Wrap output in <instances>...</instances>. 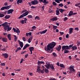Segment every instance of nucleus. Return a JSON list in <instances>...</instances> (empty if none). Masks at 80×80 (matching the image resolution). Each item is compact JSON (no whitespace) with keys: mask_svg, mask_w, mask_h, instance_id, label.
<instances>
[{"mask_svg":"<svg viewBox=\"0 0 80 80\" xmlns=\"http://www.w3.org/2000/svg\"><path fill=\"white\" fill-rule=\"evenodd\" d=\"M50 10L49 11V13H52L54 11L53 10H52L51 9H50Z\"/></svg>","mask_w":80,"mask_h":80,"instance_id":"obj_56","label":"nucleus"},{"mask_svg":"<svg viewBox=\"0 0 80 80\" xmlns=\"http://www.w3.org/2000/svg\"><path fill=\"white\" fill-rule=\"evenodd\" d=\"M74 30H77V31H79V29L78 28H75V29H74Z\"/></svg>","mask_w":80,"mask_h":80,"instance_id":"obj_61","label":"nucleus"},{"mask_svg":"<svg viewBox=\"0 0 80 80\" xmlns=\"http://www.w3.org/2000/svg\"><path fill=\"white\" fill-rule=\"evenodd\" d=\"M58 5L59 7H63V3H61L59 4Z\"/></svg>","mask_w":80,"mask_h":80,"instance_id":"obj_35","label":"nucleus"},{"mask_svg":"<svg viewBox=\"0 0 80 80\" xmlns=\"http://www.w3.org/2000/svg\"><path fill=\"white\" fill-rule=\"evenodd\" d=\"M45 66V67H46V68H47L48 69H49V68H51V69H55L54 67L53 66V65L52 64H48V65H46Z\"/></svg>","mask_w":80,"mask_h":80,"instance_id":"obj_5","label":"nucleus"},{"mask_svg":"<svg viewBox=\"0 0 80 80\" xmlns=\"http://www.w3.org/2000/svg\"><path fill=\"white\" fill-rule=\"evenodd\" d=\"M24 20V23H26L27 21H28V20L26 18H24V20Z\"/></svg>","mask_w":80,"mask_h":80,"instance_id":"obj_40","label":"nucleus"},{"mask_svg":"<svg viewBox=\"0 0 80 80\" xmlns=\"http://www.w3.org/2000/svg\"><path fill=\"white\" fill-rule=\"evenodd\" d=\"M69 34H67V35L66 36V38H69Z\"/></svg>","mask_w":80,"mask_h":80,"instance_id":"obj_58","label":"nucleus"},{"mask_svg":"<svg viewBox=\"0 0 80 80\" xmlns=\"http://www.w3.org/2000/svg\"><path fill=\"white\" fill-rule=\"evenodd\" d=\"M13 9H10L8 11L7 14H10L12 13V12L14 11Z\"/></svg>","mask_w":80,"mask_h":80,"instance_id":"obj_11","label":"nucleus"},{"mask_svg":"<svg viewBox=\"0 0 80 80\" xmlns=\"http://www.w3.org/2000/svg\"><path fill=\"white\" fill-rule=\"evenodd\" d=\"M76 60L77 61H80V58H76Z\"/></svg>","mask_w":80,"mask_h":80,"instance_id":"obj_64","label":"nucleus"},{"mask_svg":"<svg viewBox=\"0 0 80 80\" xmlns=\"http://www.w3.org/2000/svg\"><path fill=\"white\" fill-rule=\"evenodd\" d=\"M62 48V47L61 45H59L58 48H56V49L58 50V52H59L60 50Z\"/></svg>","mask_w":80,"mask_h":80,"instance_id":"obj_19","label":"nucleus"},{"mask_svg":"<svg viewBox=\"0 0 80 80\" xmlns=\"http://www.w3.org/2000/svg\"><path fill=\"white\" fill-rule=\"evenodd\" d=\"M22 40L24 41H26V39L25 38V37H24L23 38H22Z\"/></svg>","mask_w":80,"mask_h":80,"instance_id":"obj_57","label":"nucleus"},{"mask_svg":"<svg viewBox=\"0 0 80 80\" xmlns=\"http://www.w3.org/2000/svg\"><path fill=\"white\" fill-rule=\"evenodd\" d=\"M19 44H20V47L21 48H23V42L19 41Z\"/></svg>","mask_w":80,"mask_h":80,"instance_id":"obj_18","label":"nucleus"},{"mask_svg":"<svg viewBox=\"0 0 80 80\" xmlns=\"http://www.w3.org/2000/svg\"><path fill=\"white\" fill-rule=\"evenodd\" d=\"M1 66H4L5 65V63H1Z\"/></svg>","mask_w":80,"mask_h":80,"instance_id":"obj_54","label":"nucleus"},{"mask_svg":"<svg viewBox=\"0 0 80 80\" xmlns=\"http://www.w3.org/2000/svg\"><path fill=\"white\" fill-rule=\"evenodd\" d=\"M52 55L54 57H57V54L55 53V52H53L52 53Z\"/></svg>","mask_w":80,"mask_h":80,"instance_id":"obj_38","label":"nucleus"},{"mask_svg":"<svg viewBox=\"0 0 80 80\" xmlns=\"http://www.w3.org/2000/svg\"><path fill=\"white\" fill-rule=\"evenodd\" d=\"M24 21L23 20H22L20 21V22L22 24H24Z\"/></svg>","mask_w":80,"mask_h":80,"instance_id":"obj_42","label":"nucleus"},{"mask_svg":"<svg viewBox=\"0 0 80 80\" xmlns=\"http://www.w3.org/2000/svg\"><path fill=\"white\" fill-rule=\"evenodd\" d=\"M4 6H7V5H8V2H5V3H4Z\"/></svg>","mask_w":80,"mask_h":80,"instance_id":"obj_51","label":"nucleus"},{"mask_svg":"<svg viewBox=\"0 0 80 80\" xmlns=\"http://www.w3.org/2000/svg\"><path fill=\"white\" fill-rule=\"evenodd\" d=\"M52 4H53V5H54V6H55V5L56 6L57 5V3H56L55 2H53Z\"/></svg>","mask_w":80,"mask_h":80,"instance_id":"obj_44","label":"nucleus"},{"mask_svg":"<svg viewBox=\"0 0 80 80\" xmlns=\"http://www.w3.org/2000/svg\"><path fill=\"white\" fill-rule=\"evenodd\" d=\"M23 0H18L17 1V3L18 5H19V3H23Z\"/></svg>","mask_w":80,"mask_h":80,"instance_id":"obj_20","label":"nucleus"},{"mask_svg":"<svg viewBox=\"0 0 80 80\" xmlns=\"http://www.w3.org/2000/svg\"><path fill=\"white\" fill-rule=\"evenodd\" d=\"M12 6V5H10L8 6H4V9L5 10H8Z\"/></svg>","mask_w":80,"mask_h":80,"instance_id":"obj_13","label":"nucleus"},{"mask_svg":"<svg viewBox=\"0 0 80 80\" xmlns=\"http://www.w3.org/2000/svg\"><path fill=\"white\" fill-rule=\"evenodd\" d=\"M73 12L72 11H70L69 12V13L68 16H72V15H73Z\"/></svg>","mask_w":80,"mask_h":80,"instance_id":"obj_21","label":"nucleus"},{"mask_svg":"<svg viewBox=\"0 0 80 80\" xmlns=\"http://www.w3.org/2000/svg\"><path fill=\"white\" fill-rule=\"evenodd\" d=\"M78 76L77 74V76L78 78L80 77V72L78 74Z\"/></svg>","mask_w":80,"mask_h":80,"instance_id":"obj_63","label":"nucleus"},{"mask_svg":"<svg viewBox=\"0 0 80 80\" xmlns=\"http://www.w3.org/2000/svg\"><path fill=\"white\" fill-rule=\"evenodd\" d=\"M55 2L58 3H60V2H59V0H55Z\"/></svg>","mask_w":80,"mask_h":80,"instance_id":"obj_43","label":"nucleus"},{"mask_svg":"<svg viewBox=\"0 0 80 80\" xmlns=\"http://www.w3.org/2000/svg\"><path fill=\"white\" fill-rule=\"evenodd\" d=\"M58 20V18L57 16H55V17H53V18L51 19L50 20L52 21H55Z\"/></svg>","mask_w":80,"mask_h":80,"instance_id":"obj_9","label":"nucleus"},{"mask_svg":"<svg viewBox=\"0 0 80 80\" xmlns=\"http://www.w3.org/2000/svg\"><path fill=\"white\" fill-rule=\"evenodd\" d=\"M67 20H68V18L67 17H65L64 19V22H66Z\"/></svg>","mask_w":80,"mask_h":80,"instance_id":"obj_47","label":"nucleus"},{"mask_svg":"<svg viewBox=\"0 0 80 80\" xmlns=\"http://www.w3.org/2000/svg\"><path fill=\"white\" fill-rule=\"evenodd\" d=\"M69 34H72L73 32V28H70L69 29Z\"/></svg>","mask_w":80,"mask_h":80,"instance_id":"obj_14","label":"nucleus"},{"mask_svg":"<svg viewBox=\"0 0 80 80\" xmlns=\"http://www.w3.org/2000/svg\"><path fill=\"white\" fill-rule=\"evenodd\" d=\"M79 5H80V3H78V4H76L75 6L76 7H78V6H79Z\"/></svg>","mask_w":80,"mask_h":80,"instance_id":"obj_49","label":"nucleus"},{"mask_svg":"<svg viewBox=\"0 0 80 80\" xmlns=\"http://www.w3.org/2000/svg\"><path fill=\"white\" fill-rule=\"evenodd\" d=\"M72 51H74L75 50H77V47L76 46H72Z\"/></svg>","mask_w":80,"mask_h":80,"instance_id":"obj_17","label":"nucleus"},{"mask_svg":"<svg viewBox=\"0 0 80 80\" xmlns=\"http://www.w3.org/2000/svg\"><path fill=\"white\" fill-rule=\"evenodd\" d=\"M29 46H30V45L29 44H26L24 46V48H23V50H24L26 49V48L28 47H29Z\"/></svg>","mask_w":80,"mask_h":80,"instance_id":"obj_15","label":"nucleus"},{"mask_svg":"<svg viewBox=\"0 0 80 80\" xmlns=\"http://www.w3.org/2000/svg\"><path fill=\"white\" fill-rule=\"evenodd\" d=\"M2 26L3 27H4V30L5 31L7 30L8 29V28L9 27V26H8V22H5L2 24Z\"/></svg>","mask_w":80,"mask_h":80,"instance_id":"obj_4","label":"nucleus"},{"mask_svg":"<svg viewBox=\"0 0 80 80\" xmlns=\"http://www.w3.org/2000/svg\"><path fill=\"white\" fill-rule=\"evenodd\" d=\"M68 4H66V5H65L64 6V8H65L67 9V8H68Z\"/></svg>","mask_w":80,"mask_h":80,"instance_id":"obj_48","label":"nucleus"},{"mask_svg":"<svg viewBox=\"0 0 80 80\" xmlns=\"http://www.w3.org/2000/svg\"><path fill=\"white\" fill-rule=\"evenodd\" d=\"M42 2H43L44 4H47L48 2V1H47L46 0H44V1H42Z\"/></svg>","mask_w":80,"mask_h":80,"instance_id":"obj_31","label":"nucleus"},{"mask_svg":"<svg viewBox=\"0 0 80 80\" xmlns=\"http://www.w3.org/2000/svg\"><path fill=\"white\" fill-rule=\"evenodd\" d=\"M2 41L3 42H7L8 41L7 38H2Z\"/></svg>","mask_w":80,"mask_h":80,"instance_id":"obj_16","label":"nucleus"},{"mask_svg":"<svg viewBox=\"0 0 80 80\" xmlns=\"http://www.w3.org/2000/svg\"><path fill=\"white\" fill-rule=\"evenodd\" d=\"M75 67L73 66H70L69 68V73L70 74L72 73H75V69H74V68Z\"/></svg>","mask_w":80,"mask_h":80,"instance_id":"obj_3","label":"nucleus"},{"mask_svg":"<svg viewBox=\"0 0 80 80\" xmlns=\"http://www.w3.org/2000/svg\"><path fill=\"white\" fill-rule=\"evenodd\" d=\"M5 16V15L3 14L0 13V18L3 17Z\"/></svg>","mask_w":80,"mask_h":80,"instance_id":"obj_34","label":"nucleus"},{"mask_svg":"<svg viewBox=\"0 0 80 80\" xmlns=\"http://www.w3.org/2000/svg\"><path fill=\"white\" fill-rule=\"evenodd\" d=\"M5 19H8L9 18H10V15H6L5 16Z\"/></svg>","mask_w":80,"mask_h":80,"instance_id":"obj_25","label":"nucleus"},{"mask_svg":"<svg viewBox=\"0 0 80 80\" xmlns=\"http://www.w3.org/2000/svg\"><path fill=\"white\" fill-rule=\"evenodd\" d=\"M32 29H33V30H36L37 28V27L35 26H34L32 27Z\"/></svg>","mask_w":80,"mask_h":80,"instance_id":"obj_32","label":"nucleus"},{"mask_svg":"<svg viewBox=\"0 0 80 80\" xmlns=\"http://www.w3.org/2000/svg\"><path fill=\"white\" fill-rule=\"evenodd\" d=\"M31 4L32 5H37L39 3V1L37 0H34V1H31Z\"/></svg>","mask_w":80,"mask_h":80,"instance_id":"obj_7","label":"nucleus"},{"mask_svg":"<svg viewBox=\"0 0 80 80\" xmlns=\"http://www.w3.org/2000/svg\"><path fill=\"white\" fill-rule=\"evenodd\" d=\"M29 48V51H33L34 50V48L33 47H30Z\"/></svg>","mask_w":80,"mask_h":80,"instance_id":"obj_27","label":"nucleus"},{"mask_svg":"<svg viewBox=\"0 0 80 80\" xmlns=\"http://www.w3.org/2000/svg\"><path fill=\"white\" fill-rule=\"evenodd\" d=\"M20 30H19V29L18 28H17L16 31V32L17 33H20Z\"/></svg>","mask_w":80,"mask_h":80,"instance_id":"obj_39","label":"nucleus"},{"mask_svg":"<svg viewBox=\"0 0 80 80\" xmlns=\"http://www.w3.org/2000/svg\"><path fill=\"white\" fill-rule=\"evenodd\" d=\"M14 37L15 38L14 39L16 40L15 41H16L17 39V38L16 35H14Z\"/></svg>","mask_w":80,"mask_h":80,"instance_id":"obj_46","label":"nucleus"},{"mask_svg":"<svg viewBox=\"0 0 80 80\" xmlns=\"http://www.w3.org/2000/svg\"><path fill=\"white\" fill-rule=\"evenodd\" d=\"M44 69H43V70H41L40 72L42 73H43L44 72Z\"/></svg>","mask_w":80,"mask_h":80,"instance_id":"obj_52","label":"nucleus"},{"mask_svg":"<svg viewBox=\"0 0 80 80\" xmlns=\"http://www.w3.org/2000/svg\"><path fill=\"white\" fill-rule=\"evenodd\" d=\"M36 6H32L31 7V9H35V8H36Z\"/></svg>","mask_w":80,"mask_h":80,"instance_id":"obj_50","label":"nucleus"},{"mask_svg":"<svg viewBox=\"0 0 80 80\" xmlns=\"http://www.w3.org/2000/svg\"><path fill=\"white\" fill-rule=\"evenodd\" d=\"M4 9H5L4 6H3V7H2V8H1V10H3Z\"/></svg>","mask_w":80,"mask_h":80,"instance_id":"obj_55","label":"nucleus"},{"mask_svg":"<svg viewBox=\"0 0 80 80\" xmlns=\"http://www.w3.org/2000/svg\"><path fill=\"white\" fill-rule=\"evenodd\" d=\"M48 31V29H45V30H43L42 31H40L39 32V33H40V34H44V33H46Z\"/></svg>","mask_w":80,"mask_h":80,"instance_id":"obj_10","label":"nucleus"},{"mask_svg":"<svg viewBox=\"0 0 80 80\" xmlns=\"http://www.w3.org/2000/svg\"><path fill=\"white\" fill-rule=\"evenodd\" d=\"M69 52V51L68 50H67V49H65L64 51V53H67Z\"/></svg>","mask_w":80,"mask_h":80,"instance_id":"obj_29","label":"nucleus"},{"mask_svg":"<svg viewBox=\"0 0 80 80\" xmlns=\"http://www.w3.org/2000/svg\"><path fill=\"white\" fill-rule=\"evenodd\" d=\"M56 45V43L55 42H52L51 43L48 44L47 46V48L45 47V50L48 52V51H50L51 49L53 48Z\"/></svg>","mask_w":80,"mask_h":80,"instance_id":"obj_1","label":"nucleus"},{"mask_svg":"<svg viewBox=\"0 0 80 80\" xmlns=\"http://www.w3.org/2000/svg\"><path fill=\"white\" fill-rule=\"evenodd\" d=\"M44 72L46 73H48V72H49V71H48V69H46V68H45Z\"/></svg>","mask_w":80,"mask_h":80,"instance_id":"obj_36","label":"nucleus"},{"mask_svg":"<svg viewBox=\"0 0 80 80\" xmlns=\"http://www.w3.org/2000/svg\"><path fill=\"white\" fill-rule=\"evenodd\" d=\"M22 49V48H20V47H19L16 50L15 52L17 53L18 51L21 50Z\"/></svg>","mask_w":80,"mask_h":80,"instance_id":"obj_26","label":"nucleus"},{"mask_svg":"<svg viewBox=\"0 0 80 80\" xmlns=\"http://www.w3.org/2000/svg\"><path fill=\"white\" fill-rule=\"evenodd\" d=\"M24 61L25 60H24L23 59H22L21 61L20 62V63L21 64L23 62V61Z\"/></svg>","mask_w":80,"mask_h":80,"instance_id":"obj_45","label":"nucleus"},{"mask_svg":"<svg viewBox=\"0 0 80 80\" xmlns=\"http://www.w3.org/2000/svg\"><path fill=\"white\" fill-rule=\"evenodd\" d=\"M58 28V26H57L53 25V28L54 30Z\"/></svg>","mask_w":80,"mask_h":80,"instance_id":"obj_28","label":"nucleus"},{"mask_svg":"<svg viewBox=\"0 0 80 80\" xmlns=\"http://www.w3.org/2000/svg\"><path fill=\"white\" fill-rule=\"evenodd\" d=\"M29 12H29V11H27V12H24V13H23L21 15L19 18V19H21V18H22L23 17L27 16V15H28Z\"/></svg>","mask_w":80,"mask_h":80,"instance_id":"obj_6","label":"nucleus"},{"mask_svg":"<svg viewBox=\"0 0 80 80\" xmlns=\"http://www.w3.org/2000/svg\"><path fill=\"white\" fill-rule=\"evenodd\" d=\"M28 18H32V15H29L28 16Z\"/></svg>","mask_w":80,"mask_h":80,"instance_id":"obj_59","label":"nucleus"},{"mask_svg":"<svg viewBox=\"0 0 80 80\" xmlns=\"http://www.w3.org/2000/svg\"><path fill=\"white\" fill-rule=\"evenodd\" d=\"M2 56L5 58H8V54L7 53H3Z\"/></svg>","mask_w":80,"mask_h":80,"instance_id":"obj_8","label":"nucleus"},{"mask_svg":"<svg viewBox=\"0 0 80 80\" xmlns=\"http://www.w3.org/2000/svg\"><path fill=\"white\" fill-rule=\"evenodd\" d=\"M80 44V42H79V41H78L77 42V45L78 46H79V45Z\"/></svg>","mask_w":80,"mask_h":80,"instance_id":"obj_60","label":"nucleus"},{"mask_svg":"<svg viewBox=\"0 0 80 80\" xmlns=\"http://www.w3.org/2000/svg\"><path fill=\"white\" fill-rule=\"evenodd\" d=\"M60 66L61 68H65V66L63 64H60Z\"/></svg>","mask_w":80,"mask_h":80,"instance_id":"obj_30","label":"nucleus"},{"mask_svg":"<svg viewBox=\"0 0 80 80\" xmlns=\"http://www.w3.org/2000/svg\"><path fill=\"white\" fill-rule=\"evenodd\" d=\"M35 20L37 19L38 20H40V18H39V16H36L35 18Z\"/></svg>","mask_w":80,"mask_h":80,"instance_id":"obj_33","label":"nucleus"},{"mask_svg":"<svg viewBox=\"0 0 80 80\" xmlns=\"http://www.w3.org/2000/svg\"><path fill=\"white\" fill-rule=\"evenodd\" d=\"M59 11L61 13H63L64 12H65V11L63 9H62V8H60L59 9Z\"/></svg>","mask_w":80,"mask_h":80,"instance_id":"obj_24","label":"nucleus"},{"mask_svg":"<svg viewBox=\"0 0 80 80\" xmlns=\"http://www.w3.org/2000/svg\"><path fill=\"white\" fill-rule=\"evenodd\" d=\"M38 65L40 66L41 65V64H43V65H44V62L40 61H38Z\"/></svg>","mask_w":80,"mask_h":80,"instance_id":"obj_12","label":"nucleus"},{"mask_svg":"<svg viewBox=\"0 0 80 80\" xmlns=\"http://www.w3.org/2000/svg\"><path fill=\"white\" fill-rule=\"evenodd\" d=\"M8 38L9 40H12V38H11V35L10 34H8Z\"/></svg>","mask_w":80,"mask_h":80,"instance_id":"obj_22","label":"nucleus"},{"mask_svg":"<svg viewBox=\"0 0 80 80\" xmlns=\"http://www.w3.org/2000/svg\"><path fill=\"white\" fill-rule=\"evenodd\" d=\"M59 10H56V15H59Z\"/></svg>","mask_w":80,"mask_h":80,"instance_id":"obj_37","label":"nucleus"},{"mask_svg":"<svg viewBox=\"0 0 80 80\" xmlns=\"http://www.w3.org/2000/svg\"><path fill=\"white\" fill-rule=\"evenodd\" d=\"M12 29V28L11 27H8L7 28V32H8L10 31Z\"/></svg>","mask_w":80,"mask_h":80,"instance_id":"obj_23","label":"nucleus"},{"mask_svg":"<svg viewBox=\"0 0 80 80\" xmlns=\"http://www.w3.org/2000/svg\"><path fill=\"white\" fill-rule=\"evenodd\" d=\"M73 46V44L69 46L68 45L63 46L62 47V52H63V50L65 49L69 50L71 48V47H72Z\"/></svg>","mask_w":80,"mask_h":80,"instance_id":"obj_2","label":"nucleus"},{"mask_svg":"<svg viewBox=\"0 0 80 80\" xmlns=\"http://www.w3.org/2000/svg\"><path fill=\"white\" fill-rule=\"evenodd\" d=\"M49 80H56L55 78H50L49 79Z\"/></svg>","mask_w":80,"mask_h":80,"instance_id":"obj_62","label":"nucleus"},{"mask_svg":"<svg viewBox=\"0 0 80 80\" xmlns=\"http://www.w3.org/2000/svg\"><path fill=\"white\" fill-rule=\"evenodd\" d=\"M28 12V11H27L26 9H24V10H23L22 11V12L23 13H24V12Z\"/></svg>","mask_w":80,"mask_h":80,"instance_id":"obj_41","label":"nucleus"},{"mask_svg":"<svg viewBox=\"0 0 80 80\" xmlns=\"http://www.w3.org/2000/svg\"><path fill=\"white\" fill-rule=\"evenodd\" d=\"M41 69H37V72H41Z\"/></svg>","mask_w":80,"mask_h":80,"instance_id":"obj_53","label":"nucleus"}]
</instances>
